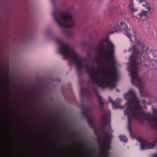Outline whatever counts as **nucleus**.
Listing matches in <instances>:
<instances>
[{"label":"nucleus","mask_w":157,"mask_h":157,"mask_svg":"<svg viewBox=\"0 0 157 157\" xmlns=\"http://www.w3.org/2000/svg\"><path fill=\"white\" fill-rule=\"evenodd\" d=\"M98 51L101 52L99 55V56L101 57H105L106 59H109L112 61V62H109V65L111 66V63L113 62V61L110 59L109 57V55L107 53V52H104L105 50V48L104 45H98Z\"/></svg>","instance_id":"nucleus-9"},{"label":"nucleus","mask_w":157,"mask_h":157,"mask_svg":"<svg viewBox=\"0 0 157 157\" xmlns=\"http://www.w3.org/2000/svg\"><path fill=\"white\" fill-rule=\"evenodd\" d=\"M83 111L82 113V116L87 120V123L91 128L94 127V122L92 116V110L91 108L87 106L84 108Z\"/></svg>","instance_id":"nucleus-6"},{"label":"nucleus","mask_w":157,"mask_h":157,"mask_svg":"<svg viewBox=\"0 0 157 157\" xmlns=\"http://www.w3.org/2000/svg\"><path fill=\"white\" fill-rule=\"evenodd\" d=\"M51 1L52 2V3L53 4H55V0H51Z\"/></svg>","instance_id":"nucleus-26"},{"label":"nucleus","mask_w":157,"mask_h":157,"mask_svg":"<svg viewBox=\"0 0 157 157\" xmlns=\"http://www.w3.org/2000/svg\"><path fill=\"white\" fill-rule=\"evenodd\" d=\"M129 3L128 5V9L132 14H133L137 12L138 9L134 7V4L133 2V0H129Z\"/></svg>","instance_id":"nucleus-10"},{"label":"nucleus","mask_w":157,"mask_h":157,"mask_svg":"<svg viewBox=\"0 0 157 157\" xmlns=\"http://www.w3.org/2000/svg\"><path fill=\"white\" fill-rule=\"evenodd\" d=\"M93 89L94 93L96 94L98 98V103L99 105V106L100 108V109L102 111H103V114L101 115V117L102 115L105 113H108L110 114V116L109 118V119H110V113L109 112H106L105 111L103 110V107L104 105V102L102 100V98L101 96L98 93V91L94 87L93 88Z\"/></svg>","instance_id":"nucleus-8"},{"label":"nucleus","mask_w":157,"mask_h":157,"mask_svg":"<svg viewBox=\"0 0 157 157\" xmlns=\"http://www.w3.org/2000/svg\"><path fill=\"white\" fill-rule=\"evenodd\" d=\"M54 19L61 27L70 28L75 25V21L71 14L55 9L52 13Z\"/></svg>","instance_id":"nucleus-3"},{"label":"nucleus","mask_w":157,"mask_h":157,"mask_svg":"<svg viewBox=\"0 0 157 157\" xmlns=\"http://www.w3.org/2000/svg\"><path fill=\"white\" fill-rule=\"evenodd\" d=\"M155 68L156 69H157V64H156L155 65Z\"/></svg>","instance_id":"nucleus-25"},{"label":"nucleus","mask_w":157,"mask_h":157,"mask_svg":"<svg viewBox=\"0 0 157 157\" xmlns=\"http://www.w3.org/2000/svg\"><path fill=\"white\" fill-rule=\"evenodd\" d=\"M128 131H129V133H130V136L131 137V138H132V139H133L134 138V137L133 136L132 134V133H131V130L130 129V127H129V126H128Z\"/></svg>","instance_id":"nucleus-19"},{"label":"nucleus","mask_w":157,"mask_h":157,"mask_svg":"<svg viewBox=\"0 0 157 157\" xmlns=\"http://www.w3.org/2000/svg\"><path fill=\"white\" fill-rule=\"evenodd\" d=\"M5 75V76L7 78V77H8V76H7V75H6L5 74V75Z\"/></svg>","instance_id":"nucleus-29"},{"label":"nucleus","mask_w":157,"mask_h":157,"mask_svg":"<svg viewBox=\"0 0 157 157\" xmlns=\"http://www.w3.org/2000/svg\"><path fill=\"white\" fill-rule=\"evenodd\" d=\"M88 50L90 52H98L97 49L95 47L92 46H90L89 47Z\"/></svg>","instance_id":"nucleus-17"},{"label":"nucleus","mask_w":157,"mask_h":157,"mask_svg":"<svg viewBox=\"0 0 157 157\" xmlns=\"http://www.w3.org/2000/svg\"><path fill=\"white\" fill-rule=\"evenodd\" d=\"M128 38H129L130 40L131 41V46L132 45L135 44L134 43L133 40L135 39V37H134L131 34L128 33Z\"/></svg>","instance_id":"nucleus-14"},{"label":"nucleus","mask_w":157,"mask_h":157,"mask_svg":"<svg viewBox=\"0 0 157 157\" xmlns=\"http://www.w3.org/2000/svg\"><path fill=\"white\" fill-rule=\"evenodd\" d=\"M116 91L117 92H119V90L118 89H116Z\"/></svg>","instance_id":"nucleus-27"},{"label":"nucleus","mask_w":157,"mask_h":157,"mask_svg":"<svg viewBox=\"0 0 157 157\" xmlns=\"http://www.w3.org/2000/svg\"><path fill=\"white\" fill-rule=\"evenodd\" d=\"M110 114L105 113L101 118V124L100 125L101 130L105 136V138L103 142V148L105 151H107L110 148V139L112 136L109 134L111 130L110 125V120L109 117Z\"/></svg>","instance_id":"nucleus-4"},{"label":"nucleus","mask_w":157,"mask_h":157,"mask_svg":"<svg viewBox=\"0 0 157 157\" xmlns=\"http://www.w3.org/2000/svg\"><path fill=\"white\" fill-rule=\"evenodd\" d=\"M104 42V40H101L99 42L98 45H104L103 43Z\"/></svg>","instance_id":"nucleus-20"},{"label":"nucleus","mask_w":157,"mask_h":157,"mask_svg":"<svg viewBox=\"0 0 157 157\" xmlns=\"http://www.w3.org/2000/svg\"><path fill=\"white\" fill-rule=\"evenodd\" d=\"M122 31L123 33L125 34L126 36H128V28L127 25L124 22L121 21L119 25V22L117 23V25L114 26V30L110 31L109 34H112L114 32H118Z\"/></svg>","instance_id":"nucleus-7"},{"label":"nucleus","mask_w":157,"mask_h":157,"mask_svg":"<svg viewBox=\"0 0 157 157\" xmlns=\"http://www.w3.org/2000/svg\"><path fill=\"white\" fill-rule=\"evenodd\" d=\"M149 12L144 10H141L138 13L137 15L140 17L142 18L143 17L147 18L148 17V14Z\"/></svg>","instance_id":"nucleus-12"},{"label":"nucleus","mask_w":157,"mask_h":157,"mask_svg":"<svg viewBox=\"0 0 157 157\" xmlns=\"http://www.w3.org/2000/svg\"><path fill=\"white\" fill-rule=\"evenodd\" d=\"M124 98L126 100V102L125 105L122 106H121L120 104V103L122 101L121 99L117 98L116 101H114L111 98L109 97L108 101L109 102L112 104V107L113 109H125L124 111V114L128 116V93L124 94Z\"/></svg>","instance_id":"nucleus-5"},{"label":"nucleus","mask_w":157,"mask_h":157,"mask_svg":"<svg viewBox=\"0 0 157 157\" xmlns=\"http://www.w3.org/2000/svg\"><path fill=\"white\" fill-rule=\"evenodd\" d=\"M80 141L81 145L84 146L85 145V142L82 139H81Z\"/></svg>","instance_id":"nucleus-18"},{"label":"nucleus","mask_w":157,"mask_h":157,"mask_svg":"<svg viewBox=\"0 0 157 157\" xmlns=\"http://www.w3.org/2000/svg\"><path fill=\"white\" fill-rule=\"evenodd\" d=\"M119 137L121 141H123L124 143L127 142V139L126 136H120Z\"/></svg>","instance_id":"nucleus-16"},{"label":"nucleus","mask_w":157,"mask_h":157,"mask_svg":"<svg viewBox=\"0 0 157 157\" xmlns=\"http://www.w3.org/2000/svg\"><path fill=\"white\" fill-rule=\"evenodd\" d=\"M142 6L146 9L147 10V11L148 12H150L151 10V8L149 4L147 2L143 3L142 4Z\"/></svg>","instance_id":"nucleus-13"},{"label":"nucleus","mask_w":157,"mask_h":157,"mask_svg":"<svg viewBox=\"0 0 157 157\" xmlns=\"http://www.w3.org/2000/svg\"><path fill=\"white\" fill-rule=\"evenodd\" d=\"M154 31H155L156 32V31L155 30H154Z\"/></svg>","instance_id":"nucleus-31"},{"label":"nucleus","mask_w":157,"mask_h":157,"mask_svg":"<svg viewBox=\"0 0 157 157\" xmlns=\"http://www.w3.org/2000/svg\"><path fill=\"white\" fill-rule=\"evenodd\" d=\"M103 40L104 41L108 42L107 45L108 48L107 53L109 55V57L113 62L111 64L112 70L111 72L106 69H104L103 75L101 77V78H98V73L95 71L94 67L93 65L90 66L88 63L83 65L82 59L80 58L79 55L75 53L68 45L59 40H57L56 42L58 45L59 53L61 55L64 59H68L70 63L75 64L76 70L79 77L82 74L83 68L84 67L86 69L85 72L89 75L92 84H96L102 89L107 88L112 89L116 86L117 82L119 78V73L115 65L113 57L114 46L108 38Z\"/></svg>","instance_id":"nucleus-1"},{"label":"nucleus","mask_w":157,"mask_h":157,"mask_svg":"<svg viewBox=\"0 0 157 157\" xmlns=\"http://www.w3.org/2000/svg\"><path fill=\"white\" fill-rule=\"evenodd\" d=\"M7 83H5V85L6 86V87L7 88L9 86V84L8 83V82L9 81V80H8V79H7Z\"/></svg>","instance_id":"nucleus-22"},{"label":"nucleus","mask_w":157,"mask_h":157,"mask_svg":"<svg viewBox=\"0 0 157 157\" xmlns=\"http://www.w3.org/2000/svg\"><path fill=\"white\" fill-rule=\"evenodd\" d=\"M148 49V46H146L143 42L138 40L136 42L135 44L131 45L128 50L132 51L129 58L131 63L130 73L131 82L132 84L138 86H141L142 82V80L138 76V65L142 63L141 56Z\"/></svg>","instance_id":"nucleus-2"},{"label":"nucleus","mask_w":157,"mask_h":157,"mask_svg":"<svg viewBox=\"0 0 157 157\" xmlns=\"http://www.w3.org/2000/svg\"><path fill=\"white\" fill-rule=\"evenodd\" d=\"M80 95L81 98H82L85 95L88 97L91 96L92 95V94L88 89L85 88H81Z\"/></svg>","instance_id":"nucleus-11"},{"label":"nucleus","mask_w":157,"mask_h":157,"mask_svg":"<svg viewBox=\"0 0 157 157\" xmlns=\"http://www.w3.org/2000/svg\"><path fill=\"white\" fill-rule=\"evenodd\" d=\"M143 1V0H139V2L140 3L142 2Z\"/></svg>","instance_id":"nucleus-24"},{"label":"nucleus","mask_w":157,"mask_h":157,"mask_svg":"<svg viewBox=\"0 0 157 157\" xmlns=\"http://www.w3.org/2000/svg\"><path fill=\"white\" fill-rule=\"evenodd\" d=\"M150 52L151 53L154 57H157V50L150 49Z\"/></svg>","instance_id":"nucleus-15"},{"label":"nucleus","mask_w":157,"mask_h":157,"mask_svg":"<svg viewBox=\"0 0 157 157\" xmlns=\"http://www.w3.org/2000/svg\"><path fill=\"white\" fill-rule=\"evenodd\" d=\"M156 154H157V153H156Z\"/></svg>","instance_id":"nucleus-32"},{"label":"nucleus","mask_w":157,"mask_h":157,"mask_svg":"<svg viewBox=\"0 0 157 157\" xmlns=\"http://www.w3.org/2000/svg\"><path fill=\"white\" fill-rule=\"evenodd\" d=\"M95 59L96 60V63H98L99 62V58H98L97 57H96Z\"/></svg>","instance_id":"nucleus-21"},{"label":"nucleus","mask_w":157,"mask_h":157,"mask_svg":"<svg viewBox=\"0 0 157 157\" xmlns=\"http://www.w3.org/2000/svg\"><path fill=\"white\" fill-rule=\"evenodd\" d=\"M146 55L148 56V55L147 54Z\"/></svg>","instance_id":"nucleus-30"},{"label":"nucleus","mask_w":157,"mask_h":157,"mask_svg":"<svg viewBox=\"0 0 157 157\" xmlns=\"http://www.w3.org/2000/svg\"><path fill=\"white\" fill-rule=\"evenodd\" d=\"M152 157H157V154H154L152 155Z\"/></svg>","instance_id":"nucleus-23"},{"label":"nucleus","mask_w":157,"mask_h":157,"mask_svg":"<svg viewBox=\"0 0 157 157\" xmlns=\"http://www.w3.org/2000/svg\"><path fill=\"white\" fill-rule=\"evenodd\" d=\"M130 26L131 27V28H133V26L132 25H131Z\"/></svg>","instance_id":"nucleus-28"}]
</instances>
